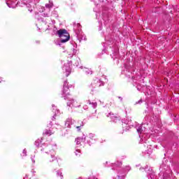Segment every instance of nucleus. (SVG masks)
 Instances as JSON below:
<instances>
[{
    "label": "nucleus",
    "instance_id": "f03ea898",
    "mask_svg": "<svg viewBox=\"0 0 179 179\" xmlns=\"http://www.w3.org/2000/svg\"><path fill=\"white\" fill-rule=\"evenodd\" d=\"M54 133L51 131V130H45V132H43V136H51Z\"/></svg>",
    "mask_w": 179,
    "mask_h": 179
},
{
    "label": "nucleus",
    "instance_id": "0eeeda50",
    "mask_svg": "<svg viewBox=\"0 0 179 179\" xmlns=\"http://www.w3.org/2000/svg\"><path fill=\"white\" fill-rule=\"evenodd\" d=\"M52 121H55V117H53L52 119Z\"/></svg>",
    "mask_w": 179,
    "mask_h": 179
},
{
    "label": "nucleus",
    "instance_id": "20e7f679",
    "mask_svg": "<svg viewBox=\"0 0 179 179\" xmlns=\"http://www.w3.org/2000/svg\"><path fill=\"white\" fill-rule=\"evenodd\" d=\"M76 156H78V157H80V150H76Z\"/></svg>",
    "mask_w": 179,
    "mask_h": 179
},
{
    "label": "nucleus",
    "instance_id": "6e6552de",
    "mask_svg": "<svg viewBox=\"0 0 179 179\" xmlns=\"http://www.w3.org/2000/svg\"><path fill=\"white\" fill-rule=\"evenodd\" d=\"M137 131H138V132H141V129L138 128V129H137Z\"/></svg>",
    "mask_w": 179,
    "mask_h": 179
},
{
    "label": "nucleus",
    "instance_id": "f257e3e1",
    "mask_svg": "<svg viewBox=\"0 0 179 179\" xmlns=\"http://www.w3.org/2000/svg\"><path fill=\"white\" fill-rule=\"evenodd\" d=\"M57 34L59 37L61 38V43H66L67 41H69V39L71 38L69 33H68V31L65 29L58 30Z\"/></svg>",
    "mask_w": 179,
    "mask_h": 179
},
{
    "label": "nucleus",
    "instance_id": "39448f33",
    "mask_svg": "<svg viewBox=\"0 0 179 179\" xmlns=\"http://www.w3.org/2000/svg\"><path fill=\"white\" fill-rule=\"evenodd\" d=\"M45 6H46V8H49V9H50V8H52V4H46Z\"/></svg>",
    "mask_w": 179,
    "mask_h": 179
},
{
    "label": "nucleus",
    "instance_id": "423d86ee",
    "mask_svg": "<svg viewBox=\"0 0 179 179\" xmlns=\"http://www.w3.org/2000/svg\"><path fill=\"white\" fill-rule=\"evenodd\" d=\"M80 127H83V122H81V124H80V126H77V127H76L77 129H79V128H80Z\"/></svg>",
    "mask_w": 179,
    "mask_h": 179
},
{
    "label": "nucleus",
    "instance_id": "1a4fd4ad",
    "mask_svg": "<svg viewBox=\"0 0 179 179\" xmlns=\"http://www.w3.org/2000/svg\"><path fill=\"white\" fill-rule=\"evenodd\" d=\"M65 89H68V87H64V90H65Z\"/></svg>",
    "mask_w": 179,
    "mask_h": 179
},
{
    "label": "nucleus",
    "instance_id": "7ed1b4c3",
    "mask_svg": "<svg viewBox=\"0 0 179 179\" xmlns=\"http://www.w3.org/2000/svg\"><path fill=\"white\" fill-rule=\"evenodd\" d=\"M76 142L77 145H80V142H82V138L76 139Z\"/></svg>",
    "mask_w": 179,
    "mask_h": 179
}]
</instances>
